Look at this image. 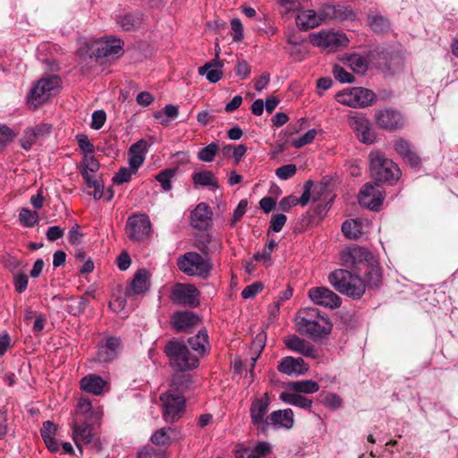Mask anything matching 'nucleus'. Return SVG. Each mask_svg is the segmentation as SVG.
Returning a JSON list of instances; mask_svg holds the SVG:
<instances>
[{
	"label": "nucleus",
	"mask_w": 458,
	"mask_h": 458,
	"mask_svg": "<svg viewBox=\"0 0 458 458\" xmlns=\"http://www.w3.org/2000/svg\"><path fill=\"white\" fill-rule=\"evenodd\" d=\"M296 326L299 333L313 340L328 335L332 329L328 318L322 316L316 308H305L300 310L296 318Z\"/></svg>",
	"instance_id": "1"
},
{
	"label": "nucleus",
	"mask_w": 458,
	"mask_h": 458,
	"mask_svg": "<svg viewBox=\"0 0 458 458\" xmlns=\"http://www.w3.org/2000/svg\"><path fill=\"white\" fill-rule=\"evenodd\" d=\"M361 258L365 260V262L360 260V263L365 268L364 279L366 281V287L369 289L378 288L382 284V270L379 264L372 259L370 252L360 248L344 251L342 261L345 266L352 267H355L356 259Z\"/></svg>",
	"instance_id": "2"
},
{
	"label": "nucleus",
	"mask_w": 458,
	"mask_h": 458,
	"mask_svg": "<svg viewBox=\"0 0 458 458\" xmlns=\"http://www.w3.org/2000/svg\"><path fill=\"white\" fill-rule=\"evenodd\" d=\"M328 282L341 294L360 300L365 293L364 281L347 269H335L328 275Z\"/></svg>",
	"instance_id": "3"
},
{
	"label": "nucleus",
	"mask_w": 458,
	"mask_h": 458,
	"mask_svg": "<svg viewBox=\"0 0 458 458\" xmlns=\"http://www.w3.org/2000/svg\"><path fill=\"white\" fill-rule=\"evenodd\" d=\"M178 268L185 275L208 279L213 269L209 256L200 255L195 251L186 252L177 261Z\"/></svg>",
	"instance_id": "4"
},
{
	"label": "nucleus",
	"mask_w": 458,
	"mask_h": 458,
	"mask_svg": "<svg viewBox=\"0 0 458 458\" xmlns=\"http://www.w3.org/2000/svg\"><path fill=\"white\" fill-rule=\"evenodd\" d=\"M171 366L179 371L191 370L199 366L198 355L193 354L188 345L179 341H170L165 347Z\"/></svg>",
	"instance_id": "5"
},
{
	"label": "nucleus",
	"mask_w": 458,
	"mask_h": 458,
	"mask_svg": "<svg viewBox=\"0 0 458 458\" xmlns=\"http://www.w3.org/2000/svg\"><path fill=\"white\" fill-rule=\"evenodd\" d=\"M369 158L371 176L376 181L394 183L401 177L397 165L378 151L370 152Z\"/></svg>",
	"instance_id": "6"
},
{
	"label": "nucleus",
	"mask_w": 458,
	"mask_h": 458,
	"mask_svg": "<svg viewBox=\"0 0 458 458\" xmlns=\"http://www.w3.org/2000/svg\"><path fill=\"white\" fill-rule=\"evenodd\" d=\"M60 82V77L57 75H50L38 80L30 89L27 97V103L30 106L36 109L47 101L51 92L59 86Z\"/></svg>",
	"instance_id": "7"
},
{
	"label": "nucleus",
	"mask_w": 458,
	"mask_h": 458,
	"mask_svg": "<svg viewBox=\"0 0 458 458\" xmlns=\"http://www.w3.org/2000/svg\"><path fill=\"white\" fill-rule=\"evenodd\" d=\"M338 103L353 108L367 107L375 101V93L365 88H352L336 94Z\"/></svg>",
	"instance_id": "8"
},
{
	"label": "nucleus",
	"mask_w": 458,
	"mask_h": 458,
	"mask_svg": "<svg viewBox=\"0 0 458 458\" xmlns=\"http://www.w3.org/2000/svg\"><path fill=\"white\" fill-rule=\"evenodd\" d=\"M310 43L318 47L328 51H336L340 47H347L349 39L344 33L330 30H322L310 35Z\"/></svg>",
	"instance_id": "9"
},
{
	"label": "nucleus",
	"mask_w": 458,
	"mask_h": 458,
	"mask_svg": "<svg viewBox=\"0 0 458 458\" xmlns=\"http://www.w3.org/2000/svg\"><path fill=\"white\" fill-rule=\"evenodd\" d=\"M271 403L269 395L266 393L259 398L252 400L250 407V417L252 425L262 434L268 431V410Z\"/></svg>",
	"instance_id": "10"
},
{
	"label": "nucleus",
	"mask_w": 458,
	"mask_h": 458,
	"mask_svg": "<svg viewBox=\"0 0 458 458\" xmlns=\"http://www.w3.org/2000/svg\"><path fill=\"white\" fill-rule=\"evenodd\" d=\"M71 425L72 440L81 454H82V446L90 444H94L99 449L91 421L80 420L79 418L72 419Z\"/></svg>",
	"instance_id": "11"
},
{
	"label": "nucleus",
	"mask_w": 458,
	"mask_h": 458,
	"mask_svg": "<svg viewBox=\"0 0 458 458\" xmlns=\"http://www.w3.org/2000/svg\"><path fill=\"white\" fill-rule=\"evenodd\" d=\"M163 403V419L168 423L177 421L185 411V397L179 394L166 392L160 396Z\"/></svg>",
	"instance_id": "12"
},
{
	"label": "nucleus",
	"mask_w": 458,
	"mask_h": 458,
	"mask_svg": "<svg viewBox=\"0 0 458 458\" xmlns=\"http://www.w3.org/2000/svg\"><path fill=\"white\" fill-rule=\"evenodd\" d=\"M125 230L130 240L141 242L149 236L151 223L147 215L133 214L128 217Z\"/></svg>",
	"instance_id": "13"
},
{
	"label": "nucleus",
	"mask_w": 458,
	"mask_h": 458,
	"mask_svg": "<svg viewBox=\"0 0 458 458\" xmlns=\"http://www.w3.org/2000/svg\"><path fill=\"white\" fill-rule=\"evenodd\" d=\"M374 120L378 128L389 131L400 130L405 123L403 114L394 107L377 110L375 113Z\"/></svg>",
	"instance_id": "14"
},
{
	"label": "nucleus",
	"mask_w": 458,
	"mask_h": 458,
	"mask_svg": "<svg viewBox=\"0 0 458 458\" xmlns=\"http://www.w3.org/2000/svg\"><path fill=\"white\" fill-rule=\"evenodd\" d=\"M385 199L383 189L377 183L368 182L361 188L359 203L370 210L377 211Z\"/></svg>",
	"instance_id": "15"
},
{
	"label": "nucleus",
	"mask_w": 458,
	"mask_h": 458,
	"mask_svg": "<svg viewBox=\"0 0 458 458\" xmlns=\"http://www.w3.org/2000/svg\"><path fill=\"white\" fill-rule=\"evenodd\" d=\"M170 298L174 304L197 307L199 303V292L192 284H177Z\"/></svg>",
	"instance_id": "16"
},
{
	"label": "nucleus",
	"mask_w": 458,
	"mask_h": 458,
	"mask_svg": "<svg viewBox=\"0 0 458 458\" xmlns=\"http://www.w3.org/2000/svg\"><path fill=\"white\" fill-rule=\"evenodd\" d=\"M348 123L360 142L364 144H373L375 142L376 133L371 129L370 122L367 117L353 115L349 117Z\"/></svg>",
	"instance_id": "17"
},
{
	"label": "nucleus",
	"mask_w": 458,
	"mask_h": 458,
	"mask_svg": "<svg viewBox=\"0 0 458 458\" xmlns=\"http://www.w3.org/2000/svg\"><path fill=\"white\" fill-rule=\"evenodd\" d=\"M309 297L313 303L329 309H336L341 306V298L327 287H313L309 290Z\"/></svg>",
	"instance_id": "18"
},
{
	"label": "nucleus",
	"mask_w": 458,
	"mask_h": 458,
	"mask_svg": "<svg viewBox=\"0 0 458 458\" xmlns=\"http://www.w3.org/2000/svg\"><path fill=\"white\" fill-rule=\"evenodd\" d=\"M90 57L104 58L123 52V43L118 38L99 39L91 44Z\"/></svg>",
	"instance_id": "19"
},
{
	"label": "nucleus",
	"mask_w": 458,
	"mask_h": 458,
	"mask_svg": "<svg viewBox=\"0 0 458 458\" xmlns=\"http://www.w3.org/2000/svg\"><path fill=\"white\" fill-rule=\"evenodd\" d=\"M199 322V316L190 310L176 311L171 318L173 328L179 333H191Z\"/></svg>",
	"instance_id": "20"
},
{
	"label": "nucleus",
	"mask_w": 458,
	"mask_h": 458,
	"mask_svg": "<svg viewBox=\"0 0 458 458\" xmlns=\"http://www.w3.org/2000/svg\"><path fill=\"white\" fill-rule=\"evenodd\" d=\"M285 346L292 352L301 354L307 358L318 359V350L309 341L299 337L296 335H291L284 338Z\"/></svg>",
	"instance_id": "21"
},
{
	"label": "nucleus",
	"mask_w": 458,
	"mask_h": 458,
	"mask_svg": "<svg viewBox=\"0 0 458 458\" xmlns=\"http://www.w3.org/2000/svg\"><path fill=\"white\" fill-rule=\"evenodd\" d=\"M122 349V340L119 337H107L105 343L99 344L97 352V360L109 362L113 360Z\"/></svg>",
	"instance_id": "22"
},
{
	"label": "nucleus",
	"mask_w": 458,
	"mask_h": 458,
	"mask_svg": "<svg viewBox=\"0 0 458 458\" xmlns=\"http://www.w3.org/2000/svg\"><path fill=\"white\" fill-rule=\"evenodd\" d=\"M268 428L289 430L294 424V414L292 409L276 410L268 415Z\"/></svg>",
	"instance_id": "23"
},
{
	"label": "nucleus",
	"mask_w": 458,
	"mask_h": 458,
	"mask_svg": "<svg viewBox=\"0 0 458 458\" xmlns=\"http://www.w3.org/2000/svg\"><path fill=\"white\" fill-rule=\"evenodd\" d=\"M149 288V279L145 269L137 271L130 286L125 289L124 295L129 300H134L136 296L143 295Z\"/></svg>",
	"instance_id": "24"
},
{
	"label": "nucleus",
	"mask_w": 458,
	"mask_h": 458,
	"mask_svg": "<svg viewBox=\"0 0 458 458\" xmlns=\"http://www.w3.org/2000/svg\"><path fill=\"white\" fill-rule=\"evenodd\" d=\"M277 369L287 376H300L309 370V365L302 358L287 356L278 363Z\"/></svg>",
	"instance_id": "25"
},
{
	"label": "nucleus",
	"mask_w": 458,
	"mask_h": 458,
	"mask_svg": "<svg viewBox=\"0 0 458 458\" xmlns=\"http://www.w3.org/2000/svg\"><path fill=\"white\" fill-rule=\"evenodd\" d=\"M212 211L209 206L204 202L197 205L191 214V225L194 228L206 229L211 223Z\"/></svg>",
	"instance_id": "26"
},
{
	"label": "nucleus",
	"mask_w": 458,
	"mask_h": 458,
	"mask_svg": "<svg viewBox=\"0 0 458 458\" xmlns=\"http://www.w3.org/2000/svg\"><path fill=\"white\" fill-rule=\"evenodd\" d=\"M224 66V61L221 60L217 54L216 57L204 65L199 67V74L206 75L207 80L211 83L217 82L223 75L221 68Z\"/></svg>",
	"instance_id": "27"
},
{
	"label": "nucleus",
	"mask_w": 458,
	"mask_h": 458,
	"mask_svg": "<svg viewBox=\"0 0 458 458\" xmlns=\"http://www.w3.org/2000/svg\"><path fill=\"white\" fill-rule=\"evenodd\" d=\"M295 20L297 26L302 30L314 29L322 24L318 12L311 9L299 11Z\"/></svg>",
	"instance_id": "28"
},
{
	"label": "nucleus",
	"mask_w": 458,
	"mask_h": 458,
	"mask_svg": "<svg viewBox=\"0 0 458 458\" xmlns=\"http://www.w3.org/2000/svg\"><path fill=\"white\" fill-rule=\"evenodd\" d=\"M81 388L94 395H100L103 393L106 382L97 374H89L80 381Z\"/></svg>",
	"instance_id": "29"
},
{
	"label": "nucleus",
	"mask_w": 458,
	"mask_h": 458,
	"mask_svg": "<svg viewBox=\"0 0 458 458\" xmlns=\"http://www.w3.org/2000/svg\"><path fill=\"white\" fill-rule=\"evenodd\" d=\"M78 418L87 421L97 420L99 419L98 412L93 410L91 402L87 397H81L78 400L73 419Z\"/></svg>",
	"instance_id": "30"
},
{
	"label": "nucleus",
	"mask_w": 458,
	"mask_h": 458,
	"mask_svg": "<svg viewBox=\"0 0 458 458\" xmlns=\"http://www.w3.org/2000/svg\"><path fill=\"white\" fill-rule=\"evenodd\" d=\"M147 143L145 140H140L132 144L129 148V165L132 172L137 173L138 169L141 166L145 160L143 155L144 148Z\"/></svg>",
	"instance_id": "31"
},
{
	"label": "nucleus",
	"mask_w": 458,
	"mask_h": 458,
	"mask_svg": "<svg viewBox=\"0 0 458 458\" xmlns=\"http://www.w3.org/2000/svg\"><path fill=\"white\" fill-rule=\"evenodd\" d=\"M188 344L192 350V353L198 355V360H199V357L207 352L208 347V336L207 330H199L196 335L188 339Z\"/></svg>",
	"instance_id": "32"
},
{
	"label": "nucleus",
	"mask_w": 458,
	"mask_h": 458,
	"mask_svg": "<svg viewBox=\"0 0 458 458\" xmlns=\"http://www.w3.org/2000/svg\"><path fill=\"white\" fill-rule=\"evenodd\" d=\"M57 431V426L50 420H46L43 422L42 428L40 429L41 437L51 452H56L59 449V445L57 441L55 439V436Z\"/></svg>",
	"instance_id": "33"
},
{
	"label": "nucleus",
	"mask_w": 458,
	"mask_h": 458,
	"mask_svg": "<svg viewBox=\"0 0 458 458\" xmlns=\"http://www.w3.org/2000/svg\"><path fill=\"white\" fill-rule=\"evenodd\" d=\"M383 60L380 65L386 69L389 74H394L400 72L403 67V59L398 53H382Z\"/></svg>",
	"instance_id": "34"
},
{
	"label": "nucleus",
	"mask_w": 458,
	"mask_h": 458,
	"mask_svg": "<svg viewBox=\"0 0 458 458\" xmlns=\"http://www.w3.org/2000/svg\"><path fill=\"white\" fill-rule=\"evenodd\" d=\"M192 181L195 187H209L216 190L219 188V183L212 171L203 170L196 172L192 174Z\"/></svg>",
	"instance_id": "35"
},
{
	"label": "nucleus",
	"mask_w": 458,
	"mask_h": 458,
	"mask_svg": "<svg viewBox=\"0 0 458 458\" xmlns=\"http://www.w3.org/2000/svg\"><path fill=\"white\" fill-rule=\"evenodd\" d=\"M198 248L204 255L209 256L220 248V243L209 233L202 232L198 236Z\"/></svg>",
	"instance_id": "36"
},
{
	"label": "nucleus",
	"mask_w": 458,
	"mask_h": 458,
	"mask_svg": "<svg viewBox=\"0 0 458 458\" xmlns=\"http://www.w3.org/2000/svg\"><path fill=\"white\" fill-rule=\"evenodd\" d=\"M281 401L284 403L294 405L302 409H310L312 400L295 392H282L279 395Z\"/></svg>",
	"instance_id": "37"
},
{
	"label": "nucleus",
	"mask_w": 458,
	"mask_h": 458,
	"mask_svg": "<svg viewBox=\"0 0 458 458\" xmlns=\"http://www.w3.org/2000/svg\"><path fill=\"white\" fill-rule=\"evenodd\" d=\"M287 387L290 391L298 394H314L319 390V385L311 379L293 381L288 383Z\"/></svg>",
	"instance_id": "38"
},
{
	"label": "nucleus",
	"mask_w": 458,
	"mask_h": 458,
	"mask_svg": "<svg viewBox=\"0 0 458 458\" xmlns=\"http://www.w3.org/2000/svg\"><path fill=\"white\" fill-rule=\"evenodd\" d=\"M143 21V14L141 13H126L119 20V24L123 30L131 31L140 28Z\"/></svg>",
	"instance_id": "39"
},
{
	"label": "nucleus",
	"mask_w": 458,
	"mask_h": 458,
	"mask_svg": "<svg viewBox=\"0 0 458 458\" xmlns=\"http://www.w3.org/2000/svg\"><path fill=\"white\" fill-rule=\"evenodd\" d=\"M346 62L353 72L358 74H364L369 68V63L367 59L358 54H352L349 55L346 58Z\"/></svg>",
	"instance_id": "40"
},
{
	"label": "nucleus",
	"mask_w": 458,
	"mask_h": 458,
	"mask_svg": "<svg viewBox=\"0 0 458 458\" xmlns=\"http://www.w3.org/2000/svg\"><path fill=\"white\" fill-rule=\"evenodd\" d=\"M174 432V428L171 427L159 428L154 432L150 440L155 445H168L171 443V434Z\"/></svg>",
	"instance_id": "41"
},
{
	"label": "nucleus",
	"mask_w": 458,
	"mask_h": 458,
	"mask_svg": "<svg viewBox=\"0 0 458 458\" xmlns=\"http://www.w3.org/2000/svg\"><path fill=\"white\" fill-rule=\"evenodd\" d=\"M342 232L348 239H357L362 233L361 225L357 220H347L342 225Z\"/></svg>",
	"instance_id": "42"
},
{
	"label": "nucleus",
	"mask_w": 458,
	"mask_h": 458,
	"mask_svg": "<svg viewBox=\"0 0 458 458\" xmlns=\"http://www.w3.org/2000/svg\"><path fill=\"white\" fill-rule=\"evenodd\" d=\"M179 114V110L176 106L174 105H166L162 109L155 114V117L158 119L163 125H167L168 123L174 119H175Z\"/></svg>",
	"instance_id": "43"
},
{
	"label": "nucleus",
	"mask_w": 458,
	"mask_h": 458,
	"mask_svg": "<svg viewBox=\"0 0 458 458\" xmlns=\"http://www.w3.org/2000/svg\"><path fill=\"white\" fill-rule=\"evenodd\" d=\"M84 180L89 188H94L92 196L95 199H100L104 196V185L102 182L94 178L92 174L84 172Z\"/></svg>",
	"instance_id": "44"
},
{
	"label": "nucleus",
	"mask_w": 458,
	"mask_h": 458,
	"mask_svg": "<svg viewBox=\"0 0 458 458\" xmlns=\"http://www.w3.org/2000/svg\"><path fill=\"white\" fill-rule=\"evenodd\" d=\"M176 169H165L158 173L156 176V180L161 184L162 189L165 191H168L172 189L171 180L175 175Z\"/></svg>",
	"instance_id": "45"
},
{
	"label": "nucleus",
	"mask_w": 458,
	"mask_h": 458,
	"mask_svg": "<svg viewBox=\"0 0 458 458\" xmlns=\"http://www.w3.org/2000/svg\"><path fill=\"white\" fill-rule=\"evenodd\" d=\"M369 26L371 30L377 33H383L389 30L390 23L388 20L381 15H374L369 17Z\"/></svg>",
	"instance_id": "46"
},
{
	"label": "nucleus",
	"mask_w": 458,
	"mask_h": 458,
	"mask_svg": "<svg viewBox=\"0 0 458 458\" xmlns=\"http://www.w3.org/2000/svg\"><path fill=\"white\" fill-rule=\"evenodd\" d=\"M217 151L218 145L216 142H211L199 151L198 158L203 162H211L214 160Z\"/></svg>",
	"instance_id": "47"
},
{
	"label": "nucleus",
	"mask_w": 458,
	"mask_h": 458,
	"mask_svg": "<svg viewBox=\"0 0 458 458\" xmlns=\"http://www.w3.org/2000/svg\"><path fill=\"white\" fill-rule=\"evenodd\" d=\"M82 165L83 167L81 170V174L83 177L84 172L88 174H91L99 169V163L92 154L84 156Z\"/></svg>",
	"instance_id": "48"
},
{
	"label": "nucleus",
	"mask_w": 458,
	"mask_h": 458,
	"mask_svg": "<svg viewBox=\"0 0 458 458\" xmlns=\"http://www.w3.org/2000/svg\"><path fill=\"white\" fill-rule=\"evenodd\" d=\"M19 218L24 226L31 227L38 221V213L28 208H21L19 214Z\"/></svg>",
	"instance_id": "49"
},
{
	"label": "nucleus",
	"mask_w": 458,
	"mask_h": 458,
	"mask_svg": "<svg viewBox=\"0 0 458 458\" xmlns=\"http://www.w3.org/2000/svg\"><path fill=\"white\" fill-rule=\"evenodd\" d=\"M356 19V13L350 7L336 5L335 21H353Z\"/></svg>",
	"instance_id": "50"
},
{
	"label": "nucleus",
	"mask_w": 458,
	"mask_h": 458,
	"mask_svg": "<svg viewBox=\"0 0 458 458\" xmlns=\"http://www.w3.org/2000/svg\"><path fill=\"white\" fill-rule=\"evenodd\" d=\"M317 133V130L310 129L300 138L293 139L292 145L296 148H302L303 146L311 143L314 140Z\"/></svg>",
	"instance_id": "51"
},
{
	"label": "nucleus",
	"mask_w": 458,
	"mask_h": 458,
	"mask_svg": "<svg viewBox=\"0 0 458 458\" xmlns=\"http://www.w3.org/2000/svg\"><path fill=\"white\" fill-rule=\"evenodd\" d=\"M335 78L342 83H352L355 81L354 76L345 71L342 66L335 64L333 68Z\"/></svg>",
	"instance_id": "52"
},
{
	"label": "nucleus",
	"mask_w": 458,
	"mask_h": 458,
	"mask_svg": "<svg viewBox=\"0 0 458 458\" xmlns=\"http://www.w3.org/2000/svg\"><path fill=\"white\" fill-rule=\"evenodd\" d=\"M297 171V167L294 164H288L278 167L276 170V175L281 180H288L292 178Z\"/></svg>",
	"instance_id": "53"
},
{
	"label": "nucleus",
	"mask_w": 458,
	"mask_h": 458,
	"mask_svg": "<svg viewBox=\"0 0 458 458\" xmlns=\"http://www.w3.org/2000/svg\"><path fill=\"white\" fill-rule=\"evenodd\" d=\"M395 152L404 158L411 151L413 150L411 144L403 138L396 140L394 143Z\"/></svg>",
	"instance_id": "54"
},
{
	"label": "nucleus",
	"mask_w": 458,
	"mask_h": 458,
	"mask_svg": "<svg viewBox=\"0 0 458 458\" xmlns=\"http://www.w3.org/2000/svg\"><path fill=\"white\" fill-rule=\"evenodd\" d=\"M263 284L261 282H254L253 284L246 286L242 291V297L243 299H251L255 297L259 292L263 290Z\"/></svg>",
	"instance_id": "55"
},
{
	"label": "nucleus",
	"mask_w": 458,
	"mask_h": 458,
	"mask_svg": "<svg viewBox=\"0 0 458 458\" xmlns=\"http://www.w3.org/2000/svg\"><path fill=\"white\" fill-rule=\"evenodd\" d=\"M35 132L31 128H28L24 131L23 136L21 139V146L23 149L29 150L32 148L33 144L37 140Z\"/></svg>",
	"instance_id": "56"
},
{
	"label": "nucleus",
	"mask_w": 458,
	"mask_h": 458,
	"mask_svg": "<svg viewBox=\"0 0 458 458\" xmlns=\"http://www.w3.org/2000/svg\"><path fill=\"white\" fill-rule=\"evenodd\" d=\"M136 174L132 172L131 168L128 167H121L116 174L114 176L113 181L116 184H123L131 180V175Z\"/></svg>",
	"instance_id": "57"
},
{
	"label": "nucleus",
	"mask_w": 458,
	"mask_h": 458,
	"mask_svg": "<svg viewBox=\"0 0 458 458\" xmlns=\"http://www.w3.org/2000/svg\"><path fill=\"white\" fill-rule=\"evenodd\" d=\"M322 402L325 406L334 410L340 408L342 405V399L335 393H327Z\"/></svg>",
	"instance_id": "58"
},
{
	"label": "nucleus",
	"mask_w": 458,
	"mask_h": 458,
	"mask_svg": "<svg viewBox=\"0 0 458 458\" xmlns=\"http://www.w3.org/2000/svg\"><path fill=\"white\" fill-rule=\"evenodd\" d=\"M335 10L336 5L327 4L323 6L319 11V18L321 19V23L323 24L327 20H335Z\"/></svg>",
	"instance_id": "59"
},
{
	"label": "nucleus",
	"mask_w": 458,
	"mask_h": 458,
	"mask_svg": "<svg viewBox=\"0 0 458 458\" xmlns=\"http://www.w3.org/2000/svg\"><path fill=\"white\" fill-rule=\"evenodd\" d=\"M106 120V114L104 110H97L92 114L91 128L99 130L103 127Z\"/></svg>",
	"instance_id": "60"
},
{
	"label": "nucleus",
	"mask_w": 458,
	"mask_h": 458,
	"mask_svg": "<svg viewBox=\"0 0 458 458\" xmlns=\"http://www.w3.org/2000/svg\"><path fill=\"white\" fill-rule=\"evenodd\" d=\"M77 141L80 148L85 153V155L93 154L95 148L94 145L89 141L87 135H77Z\"/></svg>",
	"instance_id": "61"
},
{
	"label": "nucleus",
	"mask_w": 458,
	"mask_h": 458,
	"mask_svg": "<svg viewBox=\"0 0 458 458\" xmlns=\"http://www.w3.org/2000/svg\"><path fill=\"white\" fill-rule=\"evenodd\" d=\"M250 65L245 60H238L235 73L241 80H245L250 74Z\"/></svg>",
	"instance_id": "62"
},
{
	"label": "nucleus",
	"mask_w": 458,
	"mask_h": 458,
	"mask_svg": "<svg viewBox=\"0 0 458 458\" xmlns=\"http://www.w3.org/2000/svg\"><path fill=\"white\" fill-rule=\"evenodd\" d=\"M250 453H253L255 456L263 458L272 453V447L267 442H259L254 448L250 449Z\"/></svg>",
	"instance_id": "63"
},
{
	"label": "nucleus",
	"mask_w": 458,
	"mask_h": 458,
	"mask_svg": "<svg viewBox=\"0 0 458 458\" xmlns=\"http://www.w3.org/2000/svg\"><path fill=\"white\" fill-rule=\"evenodd\" d=\"M235 458H260L255 456L253 453H250V448L245 446L243 444H238L234 450Z\"/></svg>",
	"instance_id": "64"
}]
</instances>
